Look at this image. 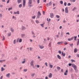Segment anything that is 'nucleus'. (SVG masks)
<instances>
[{
	"instance_id": "bb28decb",
	"label": "nucleus",
	"mask_w": 79,
	"mask_h": 79,
	"mask_svg": "<svg viewBox=\"0 0 79 79\" xmlns=\"http://www.w3.org/2000/svg\"><path fill=\"white\" fill-rule=\"evenodd\" d=\"M50 67L51 68H53V65L50 64H49Z\"/></svg>"
},
{
	"instance_id": "4468645a",
	"label": "nucleus",
	"mask_w": 79,
	"mask_h": 79,
	"mask_svg": "<svg viewBox=\"0 0 79 79\" xmlns=\"http://www.w3.org/2000/svg\"><path fill=\"white\" fill-rule=\"evenodd\" d=\"M44 46H39V48H41V49H42V48H44Z\"/></svg>"
},
{
	"instance_id": "412c9836",
	"label": "nucleus",
	"mask_w": 79,
	"mask_h": 79,
	"mask_svg": "<svg viewBox=\"0 0 79 79\" xmlns=\"http://www.w3.org/2000/svg\"><path fill=\"white\" fill-rule=\"evenodd\" d=\"M4 61H5V60H0V63H2V62H3Z\"/></svg>"
},
{
	"instance_id": "37998d69",
	"label": "nucleus",
	"mask_w": 79,
	"mask_h": 79,
	"mask_svg": "<svg viewBox=\"0 0 79 79\" xmlns=\"http://www.w3.org/2000/svg\"><path fill=\"white\" fill-rule=\"evenodd\" d=\"M32 18L33 19H35V16H34L32 17Z\"/></svg>"
},
{
	"instance_id": "338daca9",
	"label": "nucleus",
	"mask_w": 79,
	"mask_h": 79,
	"mask_svg": "<svg viewBox=\"0 0 79 79\" xmlns=\"http://www.w3.org/2000/svg\"><path fill=\"white\" fill-rule=\"evenodd\" d=\"M3 79V76H2L0 77V79Z\"/></svg>"
},
{
	"instance_id": "2f4dec72",
	"label": "nucleus",
	"mask_w": 79,
	"mask_h": 79,
	"mask_svg": "<svg viewBox=\"0 0 79 79\" xmlns=\"http://www.w3.org/2000/svg\"><path fill=\"white\" fill-rule=\"evenodd\" d=\"M71 61L72 62H76V61L74 60H71Z\"/></svg>"
},
{
	"instance_id": "c85d7f7f",
	"label": "nucleus",
	"mask_w": 79,
	"mask_h": 79,
	"mask_svg": "<svg viewBox=\"0 0 79 79\" xmlns=\"http://www.w3.org/2000/svg\"><path fill=\"white\" fill-rule=\"evenodd\" d=\"M24 36H25V35L24 34L21 35V37H24Z\"/></svg>"
},
{
	"instance_id": "3c124183",
	"label": "nucleus",
	"mask_w": 79,
	"mask_h": 79,
	"mask_svg": "<svg viewBox=\"0 0 79 79\" xmlns=\"http://www.w3.org/2000/svg\"><path fill=\"white\" fill-rule=\"evenodd\" d=\"M40 25L42 27H44V24H41Z\"/></svg>"
},
{
	"instance_id": "58836bf2",
	"label": "nucleus",
	"mask_w": 79,
	"mask_h": 79,
	"mask_svg": "<svg viewBox=\"0 0 79 79\" xmlns=\"http://www.w3.org/2000/svg\"><path fill=\"white\" fill-rule=\"evenodd\" d=\"M19 42H22V39H21L19 40Z\"/></svg>"
},
{
	"instance_id": "603ef678",
	"label": "nucleus",
	"mask_w": 79,
	"mask_h": 79,
	"mask_svg": "<svg viewBox=\"0 0 79 79\" xmlns=\"http://www.w3.org/2000/svg\"><path fill=\"white\" fill-rule=\"evenodd\" d=\"M45 65H46V66H48V65H47V63L45 62Z\"/></svg>"
},
{
	"instance_id": "a18cd8bd",
	"label": "nucleus",
	"mask_w": 79,
	"mask_h": 79,
	"mask_svg": "<svg viewBox=\"0 0 79 79\" xmlns=\"http://www.w3.org/2000/svg\"><path fill=\"white\" fill-rule=\"evenodd\" d=\"M11 33H10L8 34V36H10L11 35Z\"/></svg>"
},
{
	"instance_id": "8fccbe9b",
	"label": "nucleus",
	"mask_w": 79,
	"mask_h": 79,
	"mask_svg": "<svg viewBox=\"0 0 79 79\" xmlns=\"http://www.w3.org/2000/svg\"><path fill=\"white\" fill-rule=\"evenodd\" d=\"M24 71H25V72H26V71H27V69H24Z\"/></svg>"
},
{
	"instance_id": "774afa93",
	"label": "nucleus",
	"mask_w": 79,
	"mask_h": 79,
	"mask_svg": "<svg viewBox=\"0 0 79 79\" xmlns=\"http://www.w3.org/2000/svg\"><path fill=\"white\" fill-rule=\"evenodd\" d=\"M77 56H78V58H79V54H77Z\"/></svg>"
},
{
	"instance_id": "7c9ffc66",
	"label": "nucleus",
	"mask_w": 79,
	"mask_h": 79,
	"mask_svg": "<svg viewBox=\"0 0 79 79\" xmlns=\"http://www.w3.org/2000/svg\"><path fill=\"white\" fill-rule=\"evenodd\" d=\"M19 8H21L22 7V4H20L19 5Z\"/></svg>"
},
{
	"instance_id": "5701e85b",
	"label": "nucleus",
	"mask_w": 79,
	"mask_h": 79,
	"mask_svg": "<svg viewBox=\"0 0 79 79\" xmlns=\"http://www.w3.org/2000/svg\"><path fill=\"white\" fill-rule=\"evenodd\" d=\"M75 70V71H76V70L77 69V67L76 66H75V67L73 68Z\"/></svg>"
},
{
	"instance_id": "f704fd0d",
	"label": "nucleus",
	"mask_w": 79,
	"mask_h": 79,
	"mask_svg": "<svg viewBox=\"0 0 79 79\" xmlns=\"http://www.w3.org/2000/svg\"><path fill=\"white\" fill-rule=\"evenodd\" d=\"M10 31H12V32H13L14 31V30H13V28H12L10 29Z\"/></svg>"
},
{
	"instance_id": "bf43d9fd",
	"label": "nucleus",
	"mask_w": 79,
	"mask_h": 79,
	"mask_svg": "<svg viewBox=\"0 0 79 79\" xmlns=\"http://www.w3.org/2000/svg\"><path fill=\"white\" fill-rule=\"evenodd\" d=\"M5 37H4V36H3V40H5Z\"/></svg>"
},
{
	"instance_id": "4d7b16f0",
	"label": "nucleus",
	"mask_w": 79,
	"mask_h": 79,
	"mask_svg": "<svg viewBox=\"0 0 79 79\" xmlns=\"http://www.w3.org/2000/svg\"><path fill=\"white\" fill-rule=\"evenodd\" d=\"M43 14L44 15H45V11H43Z\"/></svg>"
},
{
	"instance_id": "69168bd1",
	"label": "nucleus",
	"mask_w": 79,
	"mask_h": 79,
	"mask_svg": "<svg viewBox=\"0 0 79 79\" xmlns=\"http://www.w3.org/2000/svg\"><path fill=\"white\" fill-rule=\"evenodd\" d=\"M32 33L33 35H35V34H34V32H32Z\"/></svg>"
},
{
	"instance_id": "2eb2a0df",
	"label": "nucleus",
	"mask_w": 79,
	"mask_h": 79,
	"mask_svg": "<svg viewBox=\"0 0 79 79\" xmlns=\"http://www.w3.org/2000/svg\"><path fill=\"white\" fill-rule=\"evenodd\" d=\"M73 37V38H74V40H76H76H77V36H74Z\"/></svg>"
},
{
	"instance_id": "6e6552de",
	"label": "nucleus",
	"mask_w": 79,
	"mask_h": 79,
	"mask_svg": "<svg viewBox=\"0 0 79 79\" xmlns=\"http://www.w3.org/2000/svg\"><path fill=\"white\" fill-rule=\"evenodd\" d=\"M57 57L58 59H59V60H61V56L59 55H57Z\"/></svg>"
},
{
	"instance_id": "49530a36",
	"label": "nucleus",
	"mask_w": 79,
	"mask_h": 79,
	"mask_svg": "<svg viewBox=\"0 0 79 79\" xmlns=\"http://www.w3.org/2000/svg\"><path fill=\"white\" fill-rule=\"evenodd\" d=\"M14 44H16V40H14Z\"/></svg>"
},
{
	"instance_id": "4c0bfd02",
	"label": "nucleus",
	"mask_w": 79,
	"mask_h": 79,
	"mask_svg": "<svg viewBox=\"0 0 79 79\" xmlns=\"http://www.w3.org/2000/svg\"><path fill=\"white\" fill-rule=\"evenodd\" d=\"M76 7H74L73 9V11H74V10H76Z\"/></svg>"
},
{
	"instance_id": "f8f14e48",
	"label": "nucleus",
	"mask_w": 79,
	"mask_h": 79,
	"mask_svg": "<svg viewBox=\"0 0 79 79\" xmlns=\"http://www.w3.org/2000/svg\"><path fill=\"white\" fill-rule=\"evenodd\" d=\"M47 20L48 21V23H50V21H51V19H49V20H48V18H47Z\"/></svg>"
},
{
	"instance_id": "f257e3e1",
	"label": "nucleus",
	"mask_w": 79,
	"mask_h": 79,
	"mask_svg": "<svg viewBox=\"0 0 79 79\" xmlns=\"http://www.w3.org/2000/svg\"><path fill=\"white\" fill-rule=\"evenodd\" d=\"M23 7H25L26 6V0H23Z\"/></svg>"
},
{
	"instance_id": "ea45409f",
	"label": "nucleus",
	"mask_w": 79,
	"mask_h": 79,
	"mask_svg": "<svg viewBox=\"0 0 79 79\" xmlns=\"http://www.w3.org/2000/svg\"><path fill=\"white\" fill-rule=\"evenodd\" d=\"M68 74L67 73H66V72L64 73V76H66Z\"/></svg>"
},
{
	"instance_id": "de8ad7c7",
	"label": "nucleus",
	"mask_w": 79,
	"mask_h": 79,
	"mask_svg": "<svg viewBox=\"0 0 79 79\" xmlns=\"http://www.w3.org/2000/svg\"><path fill=\"white\" fill-rule=\"evenodd\" d=\"M71 5V3H69L68 4V6H70Z\"/></svg>"
},
{
	"instance_id": "052dcab7",
	"label": "nucleus",
	"mask_w": 79,
	"mask_h": 79,
	"mask_svg": "<svg viewBox=\"0 0 79 79\" xmlns=\"http://www.w3.org/2000/svg\"><path fill=\"white\" fill-rule=\"evenodd\" d=\"M25 63V59H24V61L22 62V63L23 64Z\"/></svg>"
},
{
	"instance_id": "79ce46f5",
	"label": "nucleus",
	"mask_w": 79,
	"mask_h": 79,
	"mask_svg": "<svg viewBox=\"0 0 79 79\" xmlns=\"http://www.w3.org/2000/svg\"><path fill=\"white\" fill-rule=\"evenodd\" d=\"M37 2L38 3H40V0H37Z\"/></svg>"
},
{
	"instance_id": "7ed1b4c3",
	"label": "nucleus",
	"mask_w": 79,
	"mask_h": 79,
	"mask_svg": "<svg viewBox=\"0 0 79 79\" xmlns=\"http://www.w3.org/2000/svg\"><path fill=\"white\" fill-rule=\"evenodd\" d=\"M65 12L66 13H68V7H66L65 8Z\"/></svg>"
},
{
	"instance_id": "393cba45",
	"label": "nucleus",
	"mask_w": 79,
	"mask_h": 79,
	"mask_svg": "<svg viewBox=\"0 0 79 79\" xmlns=\"http://www.w3.org/2000/svg\"><path fill=\"white\" fill-rule=\"evenodd\" d=\"M70 2H76V0H70Z\"/></svg>"
},
{
	"instance_id": "f03ea898",
	"label": "nucleus",
	"mask_w": 79,
	"mask_h": 79,
	"mask_svg": "<svg viewBox=\"0 0 79 79\" xmlns=\"http://www.w3.org/2000/svg\"><path fill=\"white\" fill-rule=\"evenodd\" d=\"M32 3V0H29L28 5H29L30 6H31V4Z\"/></svg>"
},
{
	"instance_id": "423d86ee",
	"label": "nucleus",
	"mask_w": 79,
	"mask_h": 79,
	"mask_svg": "<svg viewBox=\"0 0 79 79\" xmlns=\"http://www.w3.org/2000/svg\"><path fill=\"white\" fill-rule=\"evenodd\" d=\"M33 63H34V61H33V60L31 61V63L30 64L31 65V66H34V64Z\"/></svg>"
},
{
	"instance_id": "a878e982",
	"label": "nucleus",
	"mask_w": 79,
	"mask_h": 79,
	"mask_svg": "<svg viewBox=\"0 0 79 79\" xmlns=\"http://www.w3.org/2000/svg\"><path fill=\"white\" fill-rule=\"evenodd\" d=\"M60 3L61 4V5H63V1H60Z\"/></svg>"
},
{
	"instance_id": "c9c22d12",
	"label": "nucleus",
	"mask_w": 79,
	"mask_h": 79,
	"mask_svg": "<svg viewBox=\"0 0 79 79\" xmlns=\"http://www.w3.org/2000/svg\"><path fill=\"white\" fill-rule=\"evenodd\" d=\"M36 23L37 24H38V23H39V22L38 20H36Z\"/></svg>"
},
{
	"instance_id": "e2e57ef3",
	"label": "nucleus",
	"mask_w": 79,
	"mask_h": 79,
	"mask_svg": "<svg viewBox=\"0 0 79 79\" xmlns=\"http://www.w3.org/2000/svg\"><path fill=\"white\" fill-rule=\"evenodd\" d=\"M61 28H62V27L61 26H60V27H59V29H61Z\"/></svg>"
},
{
	"instance_id": "1a4fd4ad",
	"label": "nucleus",
	"mask_w": 79,
	"mask_h": 79,
	"mask_svg": "<svg viewBox=\"0 0 79 79\" xmlns=\"http://www.w3.org/2000/svg\"><path fill=\"white\" fill-rule=\"evenodd\" d=\"M73 40V37H72L70 39H68V40L69 41H71V40Z\"/></svg>"
},
{
	"instance_id": "9b49d317",
	"label": "nucleus",
	"mask_w": 79,
	"mask_h": 79,
	"mask_svg": "<svg viewBox=\"0 0 79 79\" xmlns=\"http://www.w3.org/2000/svg\"><path fill=\"white\" fill-rule=\"evenodd\" d=\"M38 16H41V13L40 11H39L38 12Z\"/></svg>"
},
{
	"instance_id": "ddd939ff",
	"label": "nucleus",
	"mask_w": 79,
	"mask_h": 79,
	"mask_svg": "<svg viewBox=\"0 0 79 79\" xmlns=\"http://www.w3.org/2000/svg\"><path fill=\"white\" fill-rule=\"evenodd\" d=\"M65 53H64L63 52H62V55H63V56H65Z\"/></svg>"
},
{
	"instance_id": "f3484780",
	"label": "nucleus",
	"mask_w": 79,
	"mask_h": 79,
	"mask_svg": "<svg viewBox=\"0 0 79 79\" xmlns=\"http://www.w3.org/2000/svg\"><path fill=\"white\" fill-rule=\"evenodd\" d=\"M77 45H79V39H77Z\"/></svg>"
},
{
	"instance_id": "e433bc0d",
	"label": "nucleus",
	"mask_w": 79,
	"mask_h": 79,
	"mask_svg": "<svg viewBox=\"0 0 79 79\" xmlns=\"http://www.w3.org/2000/svg\"><path fill=\"white\" fill-rule=\"evenodd\" d=\"M64 5L65 6H66L67 5V3H66V2H64Z\"/></svg>"
},
{
	"instance_id": "0e129e2a",
	"label": "nucleus",
	"mask_w": 79,
	"mask_h": 79,
	"mask_svg": "<svg viewBox=\"0 0 79 79\" xmlns=\"http://www.w3.org/2000/svg\"><path fill=\"white\" fill-rule=\"evenodd\" d=\"M69 66H71V64H69Z\"/></svg>"
},
{
	"instance_id": "b1692460",
	"label": "nucleus",
	"mask_w": 79,
	"mask_h": 79,
	"mask_svg": "<svg viewBox=\"0 0 79 79\" xmlns=\"http://www.w3.org/2000/svg\"><path fill=\"white\" fill-rule=\"evenodd\" d=\"M5 70V69L3 68V67H2L1 68V71H4Z\"/></svg>"
},
{
	"instance_id": "a211bd4d",
	"label": "nucleus",
	"mask_w": 79,
	"mask_h": 79,
	"mask_svg": "<svg viewBox=\"0 0 79 79\" xmlns=\"http://www.w3.org/2000/svg\"><path fill=\"white\" fill-rule=\"evenodd\" d=\"M10 74L8 73V74H7L6 75V77H10Z\"/></svg>"
},
{
	"instance_id": "680f3d73",
	"label": "nucleus",
	"mask_w": 79,
	"mask_h": 79,
	"mask_svg": "<svg viewBox=\"0 0 79 79\" xmlns=\"http://www.w3.org/2000/svg\"><path fill=\"white\" fill-rule=\"evenodd\" d=\"M9 2H10V0H8V1H7V3H9Z\"/></svg>"
},
{
	"instance_id": "09e8293b",
	"label": "nucleus",
	"mask_w": 79,
	"mask_h": 79,
	"mask_svg": "<svg viewBox=\"0 0 79 79\" xmlns=\"http://www.w3.org/2000/svg\"><path fill=\"white\" fill-rule=\"evenodd\" d=\"M59 53L60 54H61V52L60 51H59Z\"/></svg>"
},
{
	"instance_id": "20e7f679",
	"label": "nucleus",
	"mask_w": 79,
	"mask_h": 79,
	"mask_svg": "<svg viewBox=\"0 0 79 79\" xmlns=\"http://www.w3.org/2000/svg\"><path fill=\"white\" fill-rule=\"evenodd\" d=\"M52 2H50L48 4V3L46 5V6H48V5L49 6H51V5H52Z\"/></svg>"
},
{
	"instance_id": "0eeeda50",
	"label": "nucleus",
	"mask_w": 79,
	"mask_h": 79,
	"mask_svg": "<svg viewBox=\"0 0 79 79\" xmlns=\"http://www.w3.org/2000/svg\"><path fill=\"white\" fill-rule=\"evenodd\" d=\"M48 77L49 78H51L52 77V74L51 73H50Z\"/></svg>"
},
{
	"instance_id": "cd10ccee",
	"label": "nucleus",
	"mask_w": 79,
	"mask_h": 79,
	"mask_svg": "<svg viewBox=\"0 0 79 79\" xmlns=\"http://www.w3.org/2000/svg\"><path fill=\"white\" fill-rule=\"evenodd\" d=\"M57 69H58V70H60V69H61V68L59 66H57Z\"/></svg>"
},
{
	"instance_id": "39448f33",
	"label": "nucleus",
	"mask_w": 79,
	"mask_h": 79,
	"mask_svg": "<svg viewBox=\"0 0 79 79\" xmlns=\"http://www.w3.org/2000/svg\"><path fill=\"white\" fill-rule=\"evenodd\" d=\"M53 16H54V15H53V13H51L50 14V17L51 18H53Z\"/></svg>"
},
{
	"instance_id": "c03bdc74",
	"label": "nucleus",
	"mask_w": 79,
	"mask_h": 79,
	"mask_svg": "<svg viewBox=\"0 0 79 79\" xmlns=\"http://www.w3.org/2000/svg\"><path fill=\"white\" fill-rule=\"evenodd\" d=\"M64 44H65V45H67L68 43L66 42H65L64 43Z\"/></svg>"
},
{
	"instance_id": "13d9d810",
	"label": "nucleus",
	"mask_w": 79,
	"mask_h": 79,
	"mask_svg": "<svg viewBox=\"0 0 79 79\" xmlns=\"http://www.w3.org/2000/svg\"><path fill=\"white\" fill-rule=\"evenodd\" d=\"M51 43H49V47H50L51 46Z\"/></svg>"
},
{
	"instance_id": "a19ab883",
	"label": "nucleus",
	"mask_w": 79,
	"mask_h": 79,
	"mask_svg": "<svg viewBox=\"0 0 79 79\" xmlns=\"http://www.w3.org/2000/svg\"><path fill=\"white\" fill-rule=\"evenodd\" d=\"M56 17L57 18H60V16L59 15H56Z\"/></svg>"
},
{
	"instance_id": "c756f323",
	"label": "nucleus",
	"mask_w": 79,
	"mask_h": 79,
	"mask_svg": "<svg viewBox=\"0 0 79 79\" xmlns=\"http://www.w3.org/2000/svg\"><path fill=\"white\" fill-rule=\"evenodd\" d=\"M16 13L17 15H19V11H17V12H16Z\"/></svg>"
},
{
	"instance_id": "864d4df0",
	"label": "nucleus",
	"mask_w": 79,
	"mask_h": 79,
	"mask_svg": "<svg viewBox=\"0 0 79 79\" xmlns=\"http://www.w3.org/2000/svg\"><path fill=\"white\" fill-rule=\"evenodd\" d=\"M66 34H68V35H70V34H69V32L66 33Z\"/></svg>"
},
{
	"instance_id": "aec40b11",
	"label": "nucleus",
	"mask_w": 79,
	"mask_h": 79,
	"mask_svg": "<svg viewBox=\"0 0 79 79\" xmlns=\"http://www.w3.org/2000/svg\"><path fill=\"white\" fill-rule=\"evenodd\" d=\"M76 66V65H75L74 64H72V66L73 67V68H74V67H75V66Z\"/></svg>"
},
{
	"instance_id": "6e6d98bb",
	"label": "nucleus",
	"mask_w": 79,
	"mask_h": 79,
	"mask_svg": "<svg viewBox=\"0 0 79 79\" xmlns=\"http://www.w3.org/2000/svg\"><path fill=\"white\" fill-rule=\"evenodd\" d=\"M32 50V48H30V51H31V50Z\"/></svg>"
},
{
	"instance_id": "5fc2aeb1",
	"label": "nucleus",
	"mask_w": 79,
	"mask_h": 79,
	"mask_svg": "<svg viewBox=\"0 0 79 79\" xmlns=\"http://www.w3.org/2000/svg\"><path fill=\"white\" fill-rule=\"evenodd\" d=\"M34 75H35V74H34V73H33L31 74V76H34Z\"/></svg>"
},
{
	"instance_id": "9d476101",
	"label": "nucleus",
	"mask_w": 79,
	"mask_h": 79,
	"mask_svg": "<svg viewBox=\"0 0 79 79\" xmlns=\"http://www.w3.org/2000/svg\"><path fill=\"white\" fill-rule=\"evenodd\" d=\"M63 44V42L61 41L60 42H58L57 43V44L58 45H60V44Z\"/></svg>"
},
{
	"instance_id": "4be33fe9",
	"label": "nucleus",
	"mask_w": 79,
	"mask_h": 79,
	"mask_svg": "<svg viewBox=\"0 0 79 79\" xmlns=\"http://www.w3.org/2000/svg\"><path fill=\"white\" fill-rule=\"evenodd\" d=\"M26 29V28H25V27H24L23 26L22 27V30H25Z\"/></svg>"
},
{
	"instance_id": "dca6fc26",
	"label": "nucleus",
	"mask_w": 79,
	"mask_h": 79,
	"mask_svg": "<svg viewBox=\"0 0 79 79\" xmlns=\"http://www.w3.org/2000/svg\"><path fill=\"white\" fill-rule=\"evenodd\" d=\"M22 0H18L17 1V2L18 3H21V1Z\"/></svg>"
},
{
	"instance_id": "6ab92c4d",
	"label": "nucleus",
	"mask_w": 79,
	"mask_h": 79,
	"mask_svg": "<svg viewBox=\"0 0 79 79\" xmlns=\"http://www.w3.org/2000/svg\"><path fill=\"white\" fill-rule=\"evenodd\" d=\"M74 53H76L77 52V49L76 48L74 49Z\"/></svg>"
},
{
	"instance_id": "72a5a7b5",
	"label": "nucleus",
	"mask_w": 79,
	"mask_h": 79,
	"mask_svg": "<svg viewBox=\"0 0 79 79\" xmlns=\"http://www.w3.org/2000/svg\"><path fill=\"white\" fill-rule=\"evenodd\" d=\"M13 19H16V17H15V16H13L12 17Z\"/></svg>"
},
{
	"instance_id": "473e14b6",
	"label": "nucleus",
	"mask_w": 79,
	"mask_h": 79,
	"mask_svg": "<svg viewBox=\"0 0 79 79\" xmlns=\"http://www.w3.org/2000/svg\"><path fill=\"white\" fill-rule=\"evenodd\" d=\"M12 7L10 8H9L8 9V10L9 11H10V10H12Z\"/></svg>"
}]
</instances>
